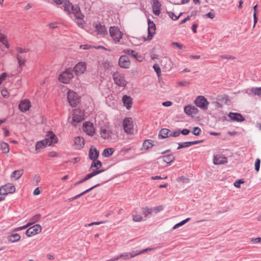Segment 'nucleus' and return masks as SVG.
I'll list each match as a JSON object with an SVG mask.
<instances>
[{"label":"nucleus","instance_id":"4468645a","mask_svg":"<svg viewBox=\"0 0 261 261\" xmlns=\"http://www.w3.org/2000/svg\"><path fill=\"white\" fill-rule=\"evenodd\" d=\"M194 103L198 107L203 110H207L209 104L207 99L203 96H197Z\"/></svg>","mask_w":261,"mask_h":261},{"label":"nucleus","instance_id":"e2e57ef3","mask_svg":"<svg viewBox=\"0 0 261 261\" xmlns=\"http://www.w3.org/2000/svg\"><path fill=\"white\" fill-rule=\"evenodd\" d=\"M187 82L186 81H179L177 83V86L179 87L186 86L187 85Z\"/></svg>","mask_w":261,"mask_h":261},{"label":"nucleus","instance_id":"f3484780","mask_svg":"<svg viewBox=\"0 0 261 261\" xmlns=\"http://www.w3.org/2000/svg\"><path fill=\"white\" fill-rule=\"evenodd\" d=\"M119 65L123 68H128L130 65V62L128 57L121 56L119 60Z\"/></svg>","mask_w":261,"mask_h":261},{"label":"nucleus","instance_id":"79ce46f5","mask_svg":"<svg viewBox=\"0 0 261 261\" xmlns=\"http://www.w3.org/2000/svg\"><path fill=\"white\" fill-rule=\"evenodd\" d=\"M250 91L254 95H257L261 97V87L252 88L250 90Z\"/></svg>","mask_w":261,"mask_h":261},{"label":"nucleus","instance_id":"412c9836","mask_svg":"<svg viewBox=\"0 0 261 261\" xmlns=\"http://www.w3.org/2000/svg\"><path fill=\"white\" fill-rule=\"evenodd\" d=\"M94 32L97 35H105L107 34V31L105 26L100 24H96L95 25Z\"/></svg>","mask_w":261,"mask_h":261},{"label":"nucleus","instance_id":"a211bd4d","mask_svg":"<svg viewBox=\"0 0 261 261\" xmlns=\"http://www.w3.org/2000/svg\"><path fill=\"white\" fill-rule=\"evenodd\" d=\"M31 107V102L27 99L22 100L19 105V108L22 112H26L30 110Z\"/></svg>","mask_w":261,"mask_h":261},{"label":"nucleus","instance_id":"e433bc0d","mask_svg":"<svg viewBox=\"0 0 261 261\" xmlns=\"http://www.w3.org/2000/svg\"><path fill=\"white\" fill-rule=\"evenodd\" d=\"M114 150L112 148H106L103 150L102 155L105 157H109L112 155Z\"/></svg>","mask_w":261,"mask_h":261},{"label":"nucleus","instance_id":"f257e3e1","mask_svg":"<svg viewBox=\"0 0 261 261\" xmlns=\"http://www.w3.org/2000/svg\"><path fill=\"white\" fill-rule=\"evenodd\" d=\"M153 249L152 248H148L144 249H143L141 251H132L131 252H125L121 254V255L112 258L108 261H116L117 260L120 258H123L124 260H129L137 255L144 253L145 252H147L148 251H151Z\"/></svg>","mask_w":261,"mask_h":261},{"label":"nucleus","instance_id":"c85d7f7f","mask_svg":"<svg viewBox=\"0 0 261 261\" xmlns=\"http://www.w3.org/2000/svg\"><path fill=\"white\" fill-rule=\"evenodd\" d=\"M98 152L95 148L91 147L89 150V158L93 160L94 162L96 160L98 156Z\"/></svg>","mask_w":261,"mask_h":261},{"label":"nucleus","instance_id":"a18cd8bd","mask_svg":"<svg viewBox=\"0 0 261 261\" xmlns=\"http://www.w3.org/2000/svg\"><path fill=\"white\" fill-rule=\"evenodd\" d=\"M190 218H187L186 219L181 221L180 222L175 224L173 227V229H175L178 227H179L180 226H182L183 225H184L185 224H186L187 222H188L189 220H190Z\"/></svg>","mask_w":261,"mask_h":261},{"label":"nucleus","instance_id":"39448f33","mask_svg":"<svg viewBox=\"0 0 261 261\" xmlns=\"http://www.w3.org/2000/svg\"><path fill=\"white\" fill-rule=\"evenodd\" d=\"M113 79L115 84L119 87H124L127 84L125 75L120 72H114L113 74Z\"/></svg>","mask_w":261,"mask_h":261},{"label":"nucleus","instance_id":"aec40b11","mask_svg":"<svg viewBox=\"0 0 261 261\" xmlns=\"http://www.w3.org/2000/svg\"><path fill=\"white\" fill-rule=\"evenodd\" d=\"M122 102L127 110H130L133 105V99L130 96L124 95L122 97Z\"/></svg>","mask_w":261,"mask_h":261},{"label":"nucleus","instance_id":"13d9d810","mask_svg":"<svg viewBox=\"0 0 261 261\" xmlns=\"http://www.w3.org/2000/svg\"><path fill=\"white\" fill-rule=\"evenodd\" d=\"M250 241L253 244H257L261 242V238H253L250 239Z\"/></svg>","mask_w":261,"mask_h":261},{"label":"nucleus","instance_id":"1a4fd4ad","mask_svg":"<svg viewBox=\"0 0 261 261\" xmlns=\"http://www.w3.org/2000/svg\"><path fill=\"white\" fill-rule=\"evenodd\" d=\"M87 70V64L85 62H80L73 67V71L76 75L79 76L84 74Z\"/></svg>","mask_w":261,"mask_h":261},{"label":"nucleus","instance_id":"423d86ee","mask_svg":"<svg viewBox=\"0 0 261 261\" xmlns=\"http://www.w3.org/2000/svg\"><path fill=\"white\" fill-rule=\"evenodd\" d=\"M109 33L113 40L116 42H120L122 38L123 33L116 27H111L109 29Z\"/></svg>","mask_w":261,"mask_h":261},{"label":"nucleus","instance_id":"a19ab883","mask_svg":"<svg viewBox=\"0 0 261 261\" xmlns=\"http://www.w3.org/2000/svg\"><path fill=\"white\" fill-rule=\"evenodd\" d=\"M0 42L4 44L7 48L9 47L7 38L2 33H0Z\"/></svg>","mask_w":261,"mask_h":261},{"label":"nucleus","instance_id":"c756f323","mask_svg":"<svg viewBox=\"0 0 261 261\" xmlns=\"http://www.w3.org/2000/svg\"><path fill=\"white\" fill-rule=\"evenodd\" d=\"M23 171L22 170H16L12 172L11 175V178L14 180L18 179L23 174Z\"/></svg>","mask_w":261,"mask_h":261},{"label":"nucleus","instance_id":"338daca9","mask_svg":"<svg viewBox=\"0 0 261 261\" xmlns=\"http://www.w3.org/2000/svg\"><path fill=\"white\" fill-rule=\"evenodd\" d=\"M48 156L49 157H57L58 156V154L55 151H51L48 153Z\"/></svg>","mask_w":261,"mask_h":261},{"label":"nucleus","instance_id":"8fccbe9b","mask_svg":"<svg viewBox=\"0 0 261 261\" xmlns=\"http://www.w3.org/2000/svg\"><path fill=\"white\" fill-rule=\"evenodd\" d=\"M153 67L154 70L155 71L156 74H158V76H160L161 74V70L159 66L156 64H155L153 65Z\"/></svg>","mask_w":261,"mask_h":261},{"label":"nucleus","instance_id":"0e129e2a","mask_svg":"<svg viewBox=\"0 0 261 261\" xmlns=\"http://www.w3.org/2000/svg\"><path fill=\"white\" fill-rule=\"evenodd\" d=\"M1 94L4 97H5V98L8 97V92L7 90H2Z\"/></svg>","mask_w":261,"mask_h":261},{"label":"nucleus","instance_id":"603ef678","mask_svg":"<svg viewBox=\"0 0 261 261\" xmlns=\"http://www.w3.org/2000/svg\"><path fill=\"white\" fill-rule=\"evenodd\" d=\"M182 14V13H180V14L178 16H176L174 14V13L172 12H170L169 13V15L170 16V17L172 19V20H176L178 19V18L180 17V16Z\"/></svg>","mask_w":261,"mask_h":261},{"label":"nucleus","instance_id":"a878e982","mask_svg":"<svg viewBox=\"0 0 261 261\" xmlns=\"http://www.w3.org/2000/svg\"><path fill=\"white\" fill-rule=\"evenodd\" d=\"M213 162V163H226L227 159L222 154H217L214 156Z\"/></svg>","mask_w":261,"mask_h":261},{"label":"nucleus","instance_id":"20e7f679","mask_svg":"<svg viewBox=\"0 0 261 261\" xmlns=\"http://www.w3.org/2000/svg\"><path fill=\"white\" fill-rule=\"evenodd\" d=\"M67 96L68 102L72 107H76L80 102V97L74 91L69 90L67 93Z\"/></svg>","mask_w":261,"mask_h":261},{"label":"nucleus","instance_id":"2eb2a0df","mask_svg":"<svg viewBox=\"0 0 261 261\" xmlns=\"http://www.w3.org/2000/svg\"><path fill=\"white\" fill-rule=\"evenodd\" d=\"M43 140L46 141L48 146L56 144L58 141L57 137L52 131H48L45 135V139Z\"/></svg>","mask_w":261,"mask_h":261},{"label":"nucleus","instance_id":"bf43d9fd","mask_svg":"<svg viewBox=\"0 0 261 261\" xmlns=\"http://www.w3.org/2000/svg\"><path fill=\"white\" fill-rule=\"evenodd\" d=\"M80 48L81 49L87 50V49H89L91 48H94V46H92V45H88V44H84V45H81L80 46Z\"/></svg>","mask_w":261,"mask_h":261},{"label":"nucleus","instance_id":"4be33fe9","mask_svg":"<svg viewBox=\"0 0 261 261\" xmlns=\"http://www.w3.org/2000/svg\"><path fill=\"white\" fill-rule=\"evenodd\" d=\"M230 119L233 121L242 122L244 118L241 114L230 112L228 115Z\"/></svg>","mask_w":261,"mask_h":261},{"label":"nucleus","instance_id":"0eeeda50","mask_svg":"<svg viewBox=\"0 0 261 261\" xmlns=\"http://www.w3.org/2000/svg\"><path fill=\"white\" fill-rule=\"evenodd\" d=\"M99 134L102 139L110 140L113 135L112 128L108 125H105L100 128Z\"/></svg>","mask_w":261,"mask_h":261},{"label":"nucleus","instance_id":"6e6d98bb","mask_svg":"<svg viewBox=\"0 0 261 261\" xmlns=\"http://www.w3.org/2000/svg\"><path fill=\"white\" fill-rule=\"evenodd\" d=\"M171 45L173 46L176 47L180 49H182L184 47V45L181 44L177 42H173L171 43Z\"/></svg>","mask_w":261,"mask_h":261},{"label":"nucleus","instance_id":"bb28decb","mask_svg":"<svg viewBox=\"0 0 261 261\" xmlns=\"http://www.w3.org/2000/svg\"><path fill=\"white\" fill-rule=\"evenodd\" d=\"M74 142L75 145L79 149L83 148L85 145L84 139L81 137H75Z\"/></svg>","mask_w":261,"mask_h":261},{"label":"nucleus","instance_id":"2f4dec72","mask_svg":"<svg viewBox=\"0 0 261 261\" xmlns=\"http://www.w3.org/2000/svg\"><path fill=\"white\" fill-rule=\"evenodd\" d=\"M71 13L74 14V16L79 19H82L83 15L81 14L80 10L78 7H74L73 6Z\"/></svg>","mask_w":261,"mask_h":261},{"label":"nucleus","instance_id":"774afa93","mask_svg":"<svg viewBox=\"0 0 261 261\" xmlns=\"http://www.w3.org/2000/svg\"><path fill=\"white\" fill-rule=\"evenodd\" d=\"M172 102L170 101H165L162 103V105L164 107H170L172 105Z\"/></svg>","mask_w":261,"mask_h":261},{"label":"nucleus","instance_id":"b1692460","mask_svg":"<svg viewBox=\"0 0 261 261\" xmlns=\"http://www.w3.org/2000/svg\"><path fill=\"white\" fill-rule=\"evenodd\" d=\"M202 141H194L191 142H186L183 143H178V146L177 147L178 149H181L182 148H185L189 147L192 145L197 144L202 142Z\"/></svg>","mask_w":261,"mask_h":261},{"label":"nucleus","instance_id":"4d7b16f0","mask_svg":"<svg viewBox=\"0 0 261 261\" xmlns=\"http://www.w3.org/2000/svg\"><path fill=\"white\" fill-rule=\"evenodd\" d=\"M220 57L222 59L233 60L235 59L234 57L227 55H222Z\"/></svg>","mask_w":261,"mask_h":261},{"label":"nucleus","instance_id":"3c124183","mask_svg":"<svg viewBox=\"0 0 261 261\" xmlns=\"http://www.w3.org/2000/svg\"><path fill=\"white\" fill-rule=\"evenodd\" d=\"M176 181L177 182H187L189 181V178L185 177L184 176H182L178 177L176 179Z\"/></svg>","mask_w":261,"mask_h":261},{"label":"nucleus","instance_id":"f8f14e48","mask_svg":"<svg viewBox=\"0 0 261 261\" xmlns=\"http://www.w3.org/2000/svg\"><path fill=\"white\" fill-rule=\"evenodd\" d=\"M83 112L80 109L73 110L72 114V124L75 125L76 123L81 122L84 119Z\"/></svg>","mask_w":261,"mask_h":261},{"label":"nucleus","instance_id":"c03bdc74","mask_svg":"<svg viewBox=\"0 0 261 261\" xmlns=\"http://www.w3.org/2000/svg\"><path fill=\"white\" fill-rule=\"evenodd\" d=\"M41 218V216L40 214H37L33 216L30 219V221H32L33 224L38 222L40 221V219Z\"/></svg>","mask_w":261,"mask_h":261},{"label":"nucleus","instance_id":"f704fd0d","mask_svg":"<svg viewBox=\"0 0 261 261\" xmlns=\"http://www.w3.org/2000/svg\"><path fill=\"white\" fill-rule=\"evenodd\" d=\"M62 3L63 4L64 10L67 11L68 13H70L71 10L73 7L72 5L67 0L63 1Z\"/></svg>","mask_w":261,"mask_h":261},{"label":"nucleus","instance_id":"49530a36","mask_svg":"<svg viewBox=\"0 0 261 261\" xmlns=\"http://www.w3.org/2000/svg\"><path fill=\"white\" fill-rule=\"evenodd\" d=\"M164 209L163 205H159L151 208V211L155 214L158 213Z\"/></svg>","mask_w":261,"mask_h":261},{"label":"nucleus","instance_id":"de8ad7c7","mask_svg":"<svg viewBox=\"0 0 261 261\" xmlns=\"http://www.w3.org/2000/svg\"><path fill=\"white\" fill-rule=\"evenodd\" d=\"M245 182V181L243 179H240L237 180L234 183L233 185L234 187L238 188H240L241 187V184H244Z\"/></svg>","mask_w":261,"mask_h":261},{"label":"nucleus","instance_id":"9b49d317","mask_svg":"<svg viewBox=\"0 0 261 261\" xmlns=\"http://www.w3.org/2000/svg\"><path fill=\"white\" fill-rule=\"evenodd\" d=\"M83 129L89 136H93L95 134V128L94 124L89 121H86L83 123Z\"/></svg>","mask_w":261,"mask_h":261},{"label":"nucleus","instance_id":"ddd939ff","mask_svg":"<svg viewBox=\"0 0 261 261\" xmlns=\"http://www.w3.org/2000/svg\"><path fill=\"white\" fill-rule=\"evenodd\" d=\"M42 230V228L40 224H36L28 228L25 232V234L27 237H31L40 233Z\"/></svg>","mask_w":261,"mask_h":261},{"label":"nucleus","instance_id":"f03ea898","mask_svg":"<svg viewBox=\"0 0 261 261\" xmlns=\"http://www.w3.org/2000/svg\"><path fill=\"white\" fill-rule=\"evenodd\" d=\"M90 169L92 170V172L87 174L83 178V181H86L107 170V169L102 167V164H92Z\"/></svg>","mask_w":261,"mask_h":261},{"label":"nucleus","instance_id":"5fc2aeb1","mask_svg":"<svg viewBox=\"0 0 261 261\" xmlns=\"http://www.w3.org/2000/svg\"><path fill=\"white\" fill-rule=\"evenodd\" d=\"M134 58H135L136 60L139 62H142L144 59V57L141 55L139 54L138 53H137V54H136V56L134 57Z\"/></svg>","mask_w":261,"mask_h":261},{"label":"nucleus","instance_id":"052dcab7","mask_svg":"<svg viewBox=\"0 0 261 261\" xmlns=\"http://www.w3.org/2000/svg\"><path fill=\"white\" fill-rule=\"evenodd\" d=\"M7 76V74L6 73H5V72L3 73L0 75V85L6 79Z\"/></svg>","mask_w":261,"mask_h":261},{"label":"nucleus","instance_id":"72a5a7b5","mask_svg":"<svg viewBox=\"0 0 261 261\" xmlns=\"http://www.w3.org/2000/svg\"><path fill=\"white\" fill-rule=\"evenodd\" d=\"M170 130L167 128H162L159 133V137L160 138L164 139L170 136L169 135Z\"/></svg>","mask_w":261,"mask_h":261},{"label":"nucleus","instance_id":"6e6552de","mask_svg":"<svg viewBox=\"0 0 261 261\" xmlns=\"http://www.w3.org/2000/svg\"><path fill=\"white\" fill-rule=\"evenodd\" d=\"M123 127L125 133L127 134L132 135L134 133L133 121L130 117H126L124 119L123 122Z\"/></svg>","mask_w":261,"mask_h":261},{"label":"nucleus","instance_id":"58836bf2","mask_svg":"<svg viewBox=\"0 0 261 261\" xmlns=\"http://www.w3.org/2000/svg\"><path fill=\"white\" fill-rule=\"evenodd\" d=\"M174 160V157L172 154H169L163 156V161L165 163H171Z\"/></svg>","mask_w":261,"mask_h":261},{"label":"nucleus","instance_id":"680f3d73","mask_svg":"<svg viewBox=\"0 0 261 261\" xmlns=\"http://www.w3.org/2000/svg\"><path fill=\"white\" fill-rule=\"evenodd\" d=\"M215 15L212 12H208L207 14L204 15L205 17H208L210 18L211 19H213L215 17Z\"/></svg>","mask_w":261,"mask_h":261},{"label":"nucleus","instance_id":"dca6fc26","mask_svg":"<svg viewBox=\"0 0 261 261\" xmlns=\"http://www.w3.org/2000/svg\"><path fill=\"white\" fill-rule=\"evenodd\" d=\"M155 25L150 19L148 20V35L147 38H144L143 41L151 40L155 32Z\"/></svg>","mask_w":261,"mask_h":261},{"label":"nucleus","instance_id":"c9c22d12","mask_svg":"<svg viewBox=\"0 0 261 261\" xmlns=\"http://www.w3.org/2000/svg\"><path fill=\"white\" fill-rule=\"evenodd\" d=\"M99 185H95L94 186H93L92 187L86 190V191L83 192L82 193L69 199V201H72V200H75V199H76L77 198L80 197L81 196H83V195L85 194L86 193H87V192L90 191L91 190H92L93 189L95 188V187H97Z\"/></svg>","mask_w":261,"mask_h":261},{"label":"nucleus","instance_id":"9d476101","mask_svg":"<svg viewBox=\"0 0 261 261\" xmlns=\"http://www.w3.org/2000/svg\"><path fill=\"white\" fill-rule=\"evenodd\" d=\"M16 191L15 187L12 184L8 183L0 187V195H7L14 193Z\"/></svg>","mask_w":261,"mask_h":261},{"label":"nucleus","instance_id":"cd10ccee","mask_svg":"<svg viewBox=\"0 0 261 261\" xmlns=\"http://www.w3.org/2000/svg\"><path fill=\"white\" fill-rule=\"evenodd\" d=\"M153 142L152 140L149 139L145 140L143 143L142 149L148 150L151 148L154 145Z\"/></svg>","mask_w":261,"mask_h":261},{"label":"nucleus","instance_id":"473e14b6","mask_svg":"<svg viewBox=\"0 0 261 261\" xmlns=\"http://www.w3.org/2000/svg\"><path fill=\"white\" fill-rule=\"evenodd\" d=\"M0 150H1L3 153H8L10 150L9 144L6 142H1Z\"/></svg>","mask_w":261,"mask_h":261},{"label":"nucleus","instance_id":"ea45409f","mask_svg":"<svg viewBox=\"0 0 261 261\" xmlns=\"http://www.w3.org/2000/svg\"><path fill=\"white\" fill-rule=\"evenodd\" d=\"M133 221L135 222H140L143 220L142 216L136 213L132 216Z\"/></svg>","mask_w":261,"mask_h":261},{"label":"nucleus","instance_id":"5701e85b","mask_svg":"<svg viewBox=\"0 0 261 261\" xmlns=\"http://www.w3.org/2000/svg\"><path fill=\"white\" fill-rule=\"evenodd\" d=\"M48 144H47L46 141L44 140L38 141L35 145V150L37 153H39L41 151V150L44 149Z\"/></svg>","mask_w":261,"mask_h":261},{"label":"nucleus","instance_id":"69168bd1","mask_svg":"<svg viewBox=\"0 0 261 261\" xmlns=\"http://www.w3.org/2000/svg\"><path fill=\"white\" fill-rule=\"evenodd\" d=\"M103 222L101 221V222H92V223H89L88 224V226H93V225H100L101 224H103Z\"/></svg>","mask_w":261,"mask_h":261},{"label":"nucleus","instance_id":"864d4df0","mask_svg":"<svg viewBox=\"0 0 261 261\" xmlns=\"http://www.w3.org/2000/svg\"><path fill=\"white\" fill-rule=\"evenodd\" d=\"M16 50L17 53V55H21L23 53L27 52V49L19 47H16Z\"/></svg>","mask_w":261,"mask_h":261},{"label":"nucleus","instance_id":"4c0bfd02","mask_svg":"<svg viewBox=\"0 0 261 261\" xmlns=\"http://www.w3.org/2000/svg\"><path fill=\"white\" fill-rule=\"evenodd\" d=\"M20 238H21V237L19 234L14 233V234H12L9 236V240L10 242L14 243V242H17V241H19Z\"/></svg>","mask_w":261,"mask_h":261},{"label":"nucleus","instance_id":"393cba45","mask_svg":"<svg viewBox=\"0 0 261 261\" xmlns=\"http://www.w3.org/2000/svg\"><path fill=\"white\" fill-rule=\"evenodd\" d=\"M161 4L158 0H153V12L156 15H159L160 13Z\"/></svg>","mask_w":261,"mask_h":261},{"label":"nucleus","instance_id":"6ab92c4d","mask_svg":"<svg viewBox=\"0 0 261 261\" xmlns=\"http://www.w3.org/2000/svg\"><path fill=\"white\" fill-rule=\"evenodd\" d=\"M184 112L187 115L192 116L197 113L198 109L194 106L188 105L185 107Z\"/></svg>","mask_w":261,"mask_h":261},{"label":"nucleus","instance_id":"09e8293b","mask_svg":"<svg viewBox=\"0 0 261 261\" xmlns=\"http://www.w3.org/2000/svg\"><path fill=\"white\" fill-rule=\"evenodd\" d=\"M201 132V129L199 127H194L193 128L192 133L194 135L198 136V135H200Z\"/></svg>","mask_w":261,"mask_h":261},{"label":"nucleus","instance_id":"7ed1b4c3","mask_svg":"<svg viewBox=\"0 0 261 261\" xmlns=\"http://www.w3.org/2000/svg\"><path fill=\"white\" fill-rule=\"evenodd\" d=\"M73 78L72 71L68 68L62 72L59 76V81L64 84H68Z\"/></svg>","mask_w":261,"mask_h":261},{"label":"nucleus","instance_id":"7c9ffc66","mask_svg":"<svg viewBox=\"0 0 261 261\" xmlns=\"http://www.w3.org/2000/svg\"><path fill=\"white\" fill-rule=\"evenodd\" d=\"M16 58L18 61L19 67L22 68L25 66L27 62L26 58L21 55H17Z\"/></svg>","mask_w":261,"mask_h":261},{"label":"nucleus","instance_id":"37998d69","mask_svg":"<svg viewBox=\"0 0 261 261\" xmlns=\"http://www.w3.org/2000/svg\"><path fill=\"white\" fill-rule=\"evenodd\" d=\"M142 212L145 217H147L152 213L151 208H149L148 206L143 207L142 208Z\"/></svg>","mask_w":261,"mask_h":261}]
</instances>
